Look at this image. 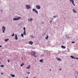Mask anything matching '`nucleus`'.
<instances>
[{
  "mask_svg": "<svg viewBox=\"0 0 78 78\" xmlns=\"http://www.w3.org/2000/svg\"><path fill=\"white\" fill-rule=\"evenodd\" d=\"M75 59H78V58H75Z\"/></svg>",
  "mask_w": 78,
  "mask_h": 78,
  "instance_id": "473e14b6",
  "label": "nucleus"
},
{
  "mask_svg": "<svg viewBox=\"0 0 78 78\" xmlns=\"http://www.w3.org/2000/svg\"><path fill=\"white\" fill-rule=\"evenodd\" d=\"M73 11L74 13H76V12H77L76 10L75 9H73Z\"/></svg>",
  "mask_w": 78,
  "mask_h": 78,
  "instance_id": "9d476101",
  "label": "nucleus"
},
{
  "mask_svg": "<svg viewBox=\"0 0 78 78\" xmlns=\"http://www.w3.org/2000/svg\"><path fill=\"white\" fill-rule=\"evenodd\" d=\"M33 11H34L35 12H36V13H37V14H38V12L35 9H33Z\"/></svg>",
  "mask_w": 78,
  "mask_h": 78,
  "instance_id": "423d86ee",
  "label": "nucleus"
},
{
  "mask_svg": "<svg viewBox=\"0 0 78 78\" xmlns=\"http://www.w3.org/2000/svg\"><path fill=\"white\" fill-rule=\"evenodd\" d=\"M23 29L24 31H25V27H24Z\"/></svg>",
  "mask_w": 78,
  "mask_h": 78,
  "instance_id": "a878e982",
  "label": "nucleus"
},
{
  "mask_svg": "<svg viewBox=\"0 0 78 78\" xmlns=\"http://www.w3.org/2000/svg\"><path fill=\"white\" fill-rule=\"evenodd\" d=\"M2 47V45H0V47Z\"/></svg>",
  "mask_w": 78,
  "mask_h": 78,
  "instance_id": "f704fd0d",
  "label": "nucleus"
},
{
  "mask_svg": "<svg viewBox=\"0 0 78 78\" xmlns=\"http://www.w3.org/2000/svg\"><path fill=\"white\" fill-rule=\"evenodd\" d=\"M9 40V39H5V42H7Z\"/></svg>",
  "mask_w": 78,
  "mask_h": 78,
  "instance_id": "f3484780",
  "label": "nucleus"
},
{
  "mask_svg": "<svg viewBox=\"0 0 78 78\" xmlns=\"http://www.w3.org/2000/svg\"><path fill=\"white\" fill-rule=\"evenodd\" d=\"M28 21H30V19H28Z\"/></svg>",
  "mask_w": 78,
  "mask_h": 78,
  "instance_id": "7c9ffc66",
  "label": "nucleus"
},
{
  "mask_svg": "<svg viewBox=\"0 0 78 78\" xmlns=\"http://www.w3.org/2000/svg\"><path fill=\"white\" fill-rule=\"evenodd\" d=\"M1 74H3V73H1Z\"/></svg>",
  "mask_w": 78,
  "mask_h": 78,
  "instance_id": "e433bc0d",
  "label": "nucleus"
},
{
  "mask_svg": "<svg viewBox=\"0 0 78 78\" xmlns=\"http://www.w3.org/2000/svg\"><path fill=\"white\" fill-rule=\"evenodd\" d=\"M51 22H52V20H51L50 21V23H51Z\"/></svg>",
  "mask_w": 78,
  "mask_h": 78,
  "instance_id": "c756f323",
  "label": "nucleus"
},
{
  "mask_svg": "<svg viewBox=\"0 0 78 78\" xmlns=\"http://www.w3.org/2000/svg\"><path fill=\"white\" fill-rule=\"evenodd\" d=\"M14 36V33H13L12 35H11V36Z\"/></svg>",
  "mask_w": 78,
  "mask_h": 78,
  "instance_id": "393cba45",
  "label": "nucleus"
},
{
  "mask_svg": "<svg viewBox=\"0 0 78 78\" xmlns=\"http://www.w3.org/2000/svg\"><path fill=\"white\" fill-rule=\"evenodd\" d=\"M1 12H2V10H1Z\"/></svg>",
  "mask_w": 78,
  "mask_h": 78,
  "instance_id": "37998d69",
  "label": "nucleus"
},
{
  "mask_svg": "<svg viewBox=\"0 0 78 78\" xmlns=\"http://www.w3.org/2000/svg\"><path fill=\"white\" fill-rule=\"evenodd\" d=\"M11 75L12 76V77H15V76L14 75H12V74H11Z\"/></svg>",
  "mask_w": 78,
  "mask_h": 78,
  "instance_id": "412c9836",
  "label": "nucleus"
},
{
  "mask_svg": "<svg viewBox=\"0 0 78 78\" xmlns=\"http://www.w3.org/2000/svg\"><path fill=\"white\" fill-rule=\"evenodd\" d=\"M61 48H66V47H65L64 46H61Z\"/></svg>",
  "mask_w": 78,
  "mask_h": 78,
  "instance_id": "ddd939ff",
  "label": "nucleus"
},
{
  "mask_svg": "<svg viewBox=\"0 0 78 78\" xmlns=\"http://www.w3.org/2000/svg\"><path fill=\"white\" fill-rule=\"evenodd\" d=\"M78 73L77 72H76L75 73V75H78Z\"/></svg>",
  "mask_w": 78,
  "mask_h": 78,
  "instance_id": "2eb2a0df",
  "label": "nucleus"
},
{
  "mask_svg": "<svg viewBox=\"0 0 78 78\" xmlns=\"http://www.w3.org/2000/svg\"><path fill=\"white\" fill-rule=\"evenodd\" d=\"M50 71H51V70L50 69Z\"/></svg>",
  "mask_w": 78,
  "mask_h": 78,
  "instance_id": "79ce46f5",
  "label": "nucleus"
},
{
  "mask_svg": "<svg viewBox=\"0 0 78 78\" xmlns=\"http://www.w3.org/2000/svg\"><path fill=\"white\" fill-rule=\"evenodd\" d=\"M26 73H28V74H30V72H29V73L27 72Z\"/></svg>",
  "mask_w": 78,
  "mask_h": 78,
  "instance_id": "2f4dec72",
  "label": "nucleus"
},
{
  "mask_svg": "<svg viewBox=\"0 0 78 78\" xmlns=\"http://www.w3.org/2000/svg\"><path fill=\"white\" fill-rule=\"evenodd\" d=\"M15 39H16V40H17V39H18V38H17V35L16 34L15 35Z\"/></svg>",
  "mask_w": 78,
  "mask_h": 78,
  "instance_id": "6e6552de",
  "label": "nucleus"
},
{
  "mask_svg": "<svg viewBox=\"0 0 78 78\" xmlns=\"http://www.w3.org/2000/svg\"><path fill=\"white\" fill-rule=\"evenodd\" d=\"M59 70H61V69H59Z\"/></svg>",
  "mask_w": 78,
  "mask_h": 78,
  "instance_id": "c9c22d12",
  "label": "nucleus"
},
{
  "mask_svg": "<svg viewBox=\"0 0 78 78\" xmlns=\"http://www.w3.org/2000/svg\"><path fill=\"white\" fill-rule=\"evenodd\" d=\"M30 37L31 38H34V36L32 35H30Z\"/></svg>",
  "mask_w": 78,
  "mask_h": 78,
  "instance_id": "6ab92c4d",
  "label": "nucleus"
},
{
  "mask_svg": "<svg viewBox=\"0 0 78 78\" xmlns=\"http://www.w3.org/2000/svg\"><path fill=\"white\" fill-rule=\"evenodd\" d=\"M26 7L27 9H30L31 8L30 7V5H26Z\"/></svg>",
  "mask_w": 78,
  "mask_h": 78,
  "instance_id": "7ed1b4c3",
  "label": "nucleus"
},
{
  "mask_svg": "<svg viewBox=\"0 0 78 78\" xmlns=\"http://www.w3.org/2000/svg\"><path fill=\"white\" fill-rule=\"evenodd\" d=\"M75 77H76V76Z\"/></svg>",
  "mask_w": 78,
  "mask_h": 78,
  "instance_id": "c03bdc74",
  "label": "nucleus"
},
{
  "mask_svg": "<svg viewBox=\"0 0 78 78\" xmlns=\"http://www.w3.org/2000/svg\"><path fill=\"white\" fill-rule=\"evenodd\" d=\"M21 17H19L18 18H13V20H20V19H21Z\"/></svg>",
  "mask_w": 78,
  "mask_h": 78,
  "instance_id": "f257e3e1",
  "label": "nucleus"
},
{
  "mask_svg": "<svg viewBox=\"0 0 78 78\" xmlns=\"http://www.w3.org/2000/svg\"><path fill=\"white\" fill-rule=\"evenodd\" d=\"M1 62H0V64H1Z\"/></svg>",
  "mask_w": 78,
  "mask_h": 78,
  "instance_id": "ea45409f",
  "label": "nucleus"
},
{
  "mask_svg": "<svg viewBox=\"0 0 78 78\" xmlns=\"http://www.w3.org/2000/svg\"><path fill=\"white\" fill-rule=\"evenodd\" d=\"M43 60H44L43 59L42 60H40V62H42V63H43V61H43Z\"/></svg>",
  "mask_w": 78,
  "mask_h": 78,
  "instance_id": "dca6fc26",
  "label": "nucleus"
},
{
  "mask_svg": "<svg viewBox=\"0 0 78 78\" xmlns=\"http://www.w3.org/2000/svg\"><path fill=\"white\" fill-rule=\"evenodd\" d=\"M57 16H54L53 17L54 18H56V17Z\"/></svg>",
  "mask_w": 78,
  "mask_h": 78,
  "instance_id": "bb28decb",
  "label": "nucleus"
},
{
  "mask_svg": "<svg viewBox=\"0 0 78 78\" xmlns=\"http://www.w3.org/2000/svg\"><path fill=\"white\" fill-rule=\"evenodd\" d=\"M75 41H72V43L73 44V43H75Z\"/></svg>",
  "mask_w": 78,
  "mask_h": 78,
  "instance_id": "cd10ccee",
  "label": "nucleus"
},
{
  "mask_svg": "<svg viewBox=\"0 0 78 78\" xmlns=\"http://www.w3.org/2000/svg\"><path fill=\"white\" fill-rule=\"evenodd\" d=\"M56 59H57V61H61V60L60 59H59V58H56Z\"/></svg>",
  "mask_w": 78,
  "mask_h": 78,
  "instance_id": "f8f14e48",
  "label": "nucleus"
},
{
  "mask_svg": "<svg viewBox=\"0 0 78 78\" xmlns=\"http://www.w3.org/2000/svg\"><path fill=\"white\" fill-rule=\"evenodd\" d=\"M0 59H1V58H0Z\"/></svg>",
  "mask_w": 78,
  "mask_h": 78,
  "instance_id": "a18cd8bd",
  "label": "nucleus"
},
{
  "mask_svg": "<svg viewBox=\"0 0 78 78\" xmlns=\"http://www.w3.org/2000/svg\"><path fill=\"white\" fill-rule=\"evenodd\" d=\"M70 57H71V58H73V59H75V58H74V57H73V56H70Z\"/></svg>",
  "mask_w": 78,
  "mask_h": 78,
  "instance_id": "aec40b11",
  "label": "nucleus"
},
{
  "mask_svg": "<svg viewBox=\"0 0 78 78\" xmlns=\"http://www.w3.org/2000/svg\"><path fill=\"white\" fill-rule=\"evenodd\" d=\"M70 2H71L72 3V4H73V5L74 6H75V4H74V1L73 0H70Z\"/></svg>",
  "mask_w": 78,
  "mask_h": 78,
  "instance_id": "0eeeda50",
  "label": "nucleus"
},
{
  "mask_svg": "<svg viewBox=\"0 0 78 78\" xmlns=\"http://www.w3.org/2000/svg\"><path fill=\"white\" fill-rule=\"evenodd\" d=\"M44 23V22H42V24H43Z\"/></svg>",
  "mask_w": 78,
  "mask_h": 78,
  "instance_id": "58836bf2",
  "label": "nucleus"
},
{
  "mask_svg": "<svg viewBox=\"0 0 78 78\" xmlns=\"http://www.w3.org/2000/svg\"><path fill=\"white\" fill-rule=\"evenodd\" d=\"M36 8L38 9H40L41 8V6H40L39 5H37L36 6Z\"/></svg>",
  "mask_w": 78,
  "mask_h": 78,
  "instance_id": "39448f33",
  "label": "nucleus"
},
{
  "mask_svg": "<svg viewBox=\"0 0 78 78\" xmlns=\"http://www.w3.org/2000/svg\"><path fill=\"white\" fill-rule=\"evenodd\" d=\"M52 20H53V18H52Z\"/></svg>",
  "mask_w": 78,
  "mask_h": 78,
  "instance_id": "a19ab883",
  "label": "nucleus"
},
{
  "mask_svg": "<svg viewBox=\"0 0 78 78\" xmlns=\"http://www.w3.org/2000/svg\"><path fill=\"white\" fill-rule=\"evenodd\" d=\"M3 66V65H1V67H3V66Z\"/></svg>",
  "mask_w": 78,
  "mask_h": 78,
  "instance_id": "c85d7f7f",
  "label": "nucleus"
},
{
  "mask_svg": "<svg viewBox=\"0 0 78 78\" xmlns=\"http://www.w3.org/2000/svg\"><path fill=\"white\" fill-rule=\"evenodd\" d=\"M32 21H33V18H30V22H31Z\"/></svg>",
  "mask_w": 78,
  "mask_h": 78,
  "instance_id": "4be33fe9",
  "label": "nucleus"
},
{
  "mask_svg": "<svg viewBox=\"0 0 78 78\" xmlns=\"http://www.w3.org/2000/svg\"><path fill=\"white\" fill-rule=\"evenodd\" d=\"M30 65H29V66L27 67H26V69H30Z\"/></svg>",
  "mask_w": 78,
  "mask_h": 78,
  "instance_id": "9b49d317",
  "label": "nucleus"
},
{
  "mask_svg": "<svg viewBox=\"0 0 78 78\" xmlns=\"http://www.w3.org/2000/svg\"><path fill=\"white\" fill-rule=\"evenodd\" d=\"M23 34L24 35H26V33L25 32V31H24V33H23Z\"/></svg>",
  "mask_w": 78,
  "mask_h": 78,
  "instance_id": "a211bd4d",
  "label": "nucleus"
},
{
  "mask_svg": "<svg viewBox=\"0 0 78 78\" xmlns=\"http://www.w3.org/2000/svg\"><path fill=\"white\" fill-rule=\"evenodd\" d=\"M29 44L30 45H33V41H30L29 42Z\"/></svg>",
  "mask_w": 78,
  "mask_h": 78,
  "instance_id": "1a4fd4ad",
  "label": "nucleus"
},
{
  "mask_svg": "<svg viewBox=\"0 0 78 78\" xmlns=\"http://www.w3.org/2000/svg\"><path fill=\"white\" fill-rule=\"evenodd\" d=\"M21 36L22 37H23V34H21Z\"/></svg>",
  "mask_w": 78,
  "mask_h": 78,
  "instance_id": "b1692460",
  "label": "nucleus"
},
{
  "mask_svg": "<svg viewBox=\"0 0 78 78\" xmlns=\"http://www.w3.org/2000/svg\"><path fill=\"white\" fill-rule=\"evenodd\" d=\"M8 62H9V60H8Z\"/></svg>",
  "mask_w": 78,
  "mask_h": 78,
  "instance_id": "72a5a7b5",
  "label": "nucleus"
},
{
  "mask_svg": "<svg viewBox=\"0 0 78 78\" xmlns=\"http://www.w3.org/2000/svg\"><path fill=\"white\" fill-rule=\"evenodd\" d=\"M35 51L32 52L31 53V55H33L34 57H35V58H36V57H37V56L35 55Z\"/></svg>",
  "mask_w": 78,
  "mask_h": 78,
  "instance_id": "f03ea898",
  "label": "nucleus"
},
{
  "mask_svg": "<svg viewBox=\"0 0 78 78\" xmlns=\"http://www.w3.org/2000/svg\"><path fill=\"white\" fill-rule=\"evenodd\" d=\"M47 37L45 38V39H47V40H48V35H47Z\"/></svg>",
  "mask_w": 78,
  "mask_h": 78,
  "instance_id": "4468645a",
  "label": "nucleus"
},
{
  "mask_svg": "<svg viewBox=\"0 0 78 78\" xmlns=\"http://www.w3.org/2000/svg\"><path fill=\"white\" fill-rule=\"evenodd\" d=\"M34 78H36V77L35 76L34 77Z\"/></svg>",
  "mask_w": 78,
  "mask_h": 78,
  "instance_id": "4c0bfd02",
  "label": "nucleus"
},
{
  "mask_svg": "<svg viewBox=\"0 0 78 78\" xmlns=\"http://www.w3.org/2000/svg\"><path fill=\"white\" fill-rule=\"evenodd\" d=\"M5 27L4 26H3L2 27V31H3V33H5Z\"/></svg>",
  "mask_w": 78,
  "mask_h": 78,
  "instance_id": "20e7f679",
  "label": "nucleus"
},
{
  "mask_svg": "<svg viewBox=\"0 0 78 78\" xmlns=\"http://www.w3.org/2000/svg\"><path fill=\"white\" fill-rule=\"evenodd\" d=\"M23 65H24V64L23 63H22L21 65H20L21 67H22Z\"/></svg>",
  "mask_w": 78,
  "mask_h": 78,
  "instance_id": "5701e85b",
  "label": "nucleus"
}]
</instances>
